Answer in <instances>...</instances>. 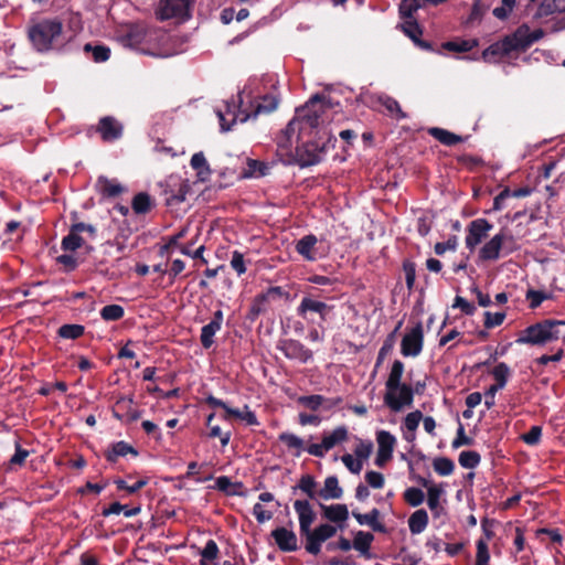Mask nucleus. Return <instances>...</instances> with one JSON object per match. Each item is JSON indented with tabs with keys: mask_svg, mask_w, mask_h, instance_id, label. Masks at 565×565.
Returning a JSON list of instances; mask_svg holds the SVG:
<instances>
[{
	"mask_svg": "<svg viewBox=\"0 0 565 565\" xmlns=\"http://www.w3.org/2000/svg\"><path fill=\"white\" fill-rule=\"evenodd\" d=\"M294 509L298 515L299 533L306 552L313 556L319 555L322 544L337 534L339 525L326 522L312 529L317 514L309 500H296Z\"/></svg>",
	"mask_w": 565,
	"mask_h": 565,
	"instance_id": "obj_1",
	"label": "nucleus"
},
{
	"mask_svg": "<svg viewBox=\"0 0 565 565\" xmlns=\"http://www.w3.org/2000/svg\"><path fill=\"white\" fill-rule=\"evenodd\" d=\"M544 36L542 29L531 31L527 24L520 25L513 33L502 40L492 43L482 52V58L488 63H497L512 52H524L533 43Z\"/></svg>",
	"mask_w": 565,
	"mask_h": 565,
	"instance_id": "obj_2",
	"label": "nucleus"
},
{
	"mask_svg": "<svg viewBox=\"0 0 565 565\" xmlns=\"http://www.w3.org/2000/svg\"><path fill=\"white\" fill-rule=\"evenodd\" d=\"M167 39V34L158 28L145 23H132L120 33L119 40L124 46L136 49L152 56H168L158 44Z\"/></svg>",
	"mask_w": 565,
	"mask_h": 565,
	"instance_id": "obj_3",
	"label": "nucleus"
},
{
	"mask_svg": "<svg viewBox=\"0 0 565 565\" xmlns=\"http://www.w3.org/2000/svg\"><path fill=\"white\" fill-rule=\"evenodd\" d=\"M242 97L238 95V104L235 100L232 103H225V113L218 110L217 116L220 119V125L223 131H228L231 129V125L235 124L236 120H241L245 122L249 118H255L259 114H270L274 111L279 103V99L274 95H264L260 100L256 102L253 106V110L250 113L242 109Z\"/></svg>",
	"mask_w": 565,
	"mask_h": 565,
	"instance_id": "obj_4",
	"label": "nucleus"
},
{
	"mask_svg": "<svg viewBox=\"0 0 565 565\" xmlns=\"http://www.w3.org/2000/svg\"><path fill=\"white\" fill-rule=\"evenodd\" d=\"M318 134H321L318 139L308 141L296 149V160L302 168L318 164L323 154L335 146L337 138L330 132L322 130Z\"/></svg>",
	"mask_w": 565,
	"mask_h": 565,
	"instance_id": "obj_5",
	"label": "nucleus"
},
{
	"mask_svg": "<svg viewBox=\"0 0 565 565\" xmlns=\"http://www.w3.org/2000/svg\"><path fill=\"white\" fill-rule=\"evenodd\" d=\"M63 24L57 19L42 20L29 29V39L38 52L53 49L54 42L61 36Z\"/></svg>",
	"mask_w": 565,
	"mask_h": 565,
	"instance_id": "obj_6",
	"label": "nucleus"
},
{
	"mask_svg": "<svg viewBox=\"0 0 565 565\" xmlns=\"http://www.w3.org/2000/svg\"><path fill=\"white\" fill-rule=\"evenodd\" d=\"M562 320L545 319L525 328L518 338V343L544 345L547 342L557 340L559 331L557 327L563 326Z\"/></svg>",
	"mask_w": 565,
	"mask_h": 565,
	"instance_id": "obj_7",
	"label": "nucleus"
},
{
	"mask_svg": "<svg viewBox=\"0 0 565 565\" xmlns=\"http://www.w3.org/2000/svg\"><path fill=\"white\" fill-rule=\"evenodd\" d=\"M334 106H339V103H334L331 97L318 93L311 96L303 106L296 109L297 118L310 128H318L322 122L323 113Z\"/></svg>",
	"mask_w": 565,
	"mask_h": 565,
	"instance_id": "obj_8",
	"label": "nucleus"
},
{
	"mask_svg": "<svg viewBox=\"0 0 565 565\" xmlns=\"http://www.w3.org/2000/svg\"><path fill=\"white\" fill-rule=\"evenodd\" d=\"M192 0H160L156 17L160 21L171 19L184 22L191 18Z\"/></svg>",
	"mask_w": 565,
	"mask_h": 565,
	"instance_id": "obj_9",
	"label": "nucleus"
},
{
	"mask_svg": "<svg viewBox=\"0 0 565 565\" xmlns=\"http://www.w3.org/2000/svg\"><path fill=\"white\" fill-rule=\"evenodd\" d=\"M414 391L412 385L403 383L397 391H387L384 395V403L393 412H399L404 406H412Z\"/></svg>",
	"mask_w": 565,
	"mask_h": 565,
	"instance_id": "obj_10",
	"label": "nucleus"
},
{
	"mask_svg": "<svg viewBox=\"0 0 565 565\" xmlns=\"http://www.w3.org/2000/svg\"><path fill=\"white\" fill-rule=\"evenodd\" d=\"M377 454L375 465L383 468L392 458L396 446V438L387 430L376 431Z\"/></svg>",
	"mask_w": 565,
	"mask_h": 565,
	"instance_id": "obj_11",
	"label": "nucleus"
},
{
	"mask_svg": "<svg viewBox=\"0 0 565 565\" xmlns=\"http://www.w3.org/2000/svg\"><path fill=\"white\" fill-rule=\"evenodd\" d=\"M493 225L487 218H476L467 226L466 246L473 250L489 234Z\"/></svg>",
	"mask_w": 565,
	"mask_h": 565,
	"instance_id": "obj_12",
	"label": "nucleus"
},
{
	"mask_svg": "<svg viewBox=\"0 0 565 565\" xmlns=\"http://www.w3.org/2000/svg\"><path fill=\"white\" fill-rule=\"evenodd\" d=\"M277 349L289 360H298L307 363L312 359V351L302 344L299 340L284 339L280 340Z\"/></svg>",
	"mask_w": 565,
	"mask_h": 565,
	"instance_id": "obj_13",
	"label": "nucleus"
},
{
	"mask_svg": "<svg viewBox=\"0 0 565 565\" xmlns=\"http://www.w3.org/2000/svg\"><path fill=\"white\" fill-rule=\"evenodd\" d=\"M424 334L422 323H417L407 332L401 343V352L404 356H417L423 350Z\"/></svg>",
	"mask_w": 565,
	"mask_h": 565,
	"instance_id": "obj_14",
	"label": "nucleus"
},
{
	"mask_svg": "<svg viewBox=\"0 0 565 565\" xmlns=\"http://www.w3.org/2000/svg\"><path fill=\"white\" fill-rule=\"evenodd\" d=\"M332 309L333 306L307 296L301 299L297 308V315L308 321H312V319L308 317V313L313 312L319 315L321 321H326Z\"/></svg>",
	"mask_w": 565,
	"mask_h": 565,
	"instance_id": "obj_15",
	"label": "nucleus"
},
{
	"mask_svg": "<svg viewBox=\"0 0 565 565\" xmlns=\"http://www.w3.org/2000/svg\"><path fill=\"white\" fill-rule=\"evenodd\" d=\"M505 232L501 230L491 237L479 250V259L482 262H495L502 255V248L505 243Z\"/></svg>",
	"mask_w": 565,
	"mask_h": 565,
	"instance_id": "obj_16",
	"label": "nucleus"
},
{
	"mask_svg": "<svg viewBox=\"0 0 565 565\" xmlns=\"http://www.w3.org/2000/svg\"><path fill=\"white\" fill-rule=\"evenodd\" d=\"M279 551L285 553L296 552L299 550L298 537L292 530L285 526H278L270 533Z\"/></svg>",
	"mask_w": 565,
	"mask_h": 565,
	"instance_id": "obj_17",
	"label": "nucleus"
},
{
	"mask_svg": "<svg viewBox=\"0 0 565 565\" xmlns=\"http://www.w3.org/2000/svg\"><path fill=\"white\" fill-rule=\"evenodd\" d=\"M96 131L105 142H111L121 138L124 127L115 117L105 116L99 119Z\"/></svg>",
	"mask_w": 565,
	"mask_h": 565,
	"instance_id": "obj_18",
	"label": "nucleus"
},
{
	"mask_svg": "<svg viewBox=\"0 0 565 565\" xmlns=\"http://www.w3.org/2000/svg\"><path fill=\"white\" fill-rule=\"evenodd\" d=\"M319 507L323 519L339 525L340 530L344 529V522L349 519L350 514L347 504L335 503L326 505L323 503H319Z\"/></svg>",
	"mask_w": 565,
	"mask_h": 565,
	"instance_id": "obj_19",
	"label": "nucleus"
},
{
	"mask_svg": "<svg viewBox=\"0 0 565 565\" xmlns=\"http://www.w3.org/2000/svg\"><path fill=\"white\" fill-rule=\"evenodd\" d=\"M351 514L360 525H367L379 533H387L386 526L380 522L381 512L379 509L373 508L367 513H361L358 510H352Z\"/></svg>",
	"mask_w": 565,
	"mask_h": 565,
	"instance_id": "obj_20",
	"label": "nucleus"
},
{
	"mask_svg": "<svg viewBox=\"0 0 565 565\" xmlns=\"http://www.w3.org/2000/svg\"><path fill=\"white\" fill-rule=\"evenodd\" d=\"M132 455L137 457L138 450L125 440L113 443L104 451V457L109 463H116L120 457Z\"/></svg>",
	"mask_w": 565,
	"mask_h": 565,
	"instance_id": "obj_21",
	"label": "nucleus"
},
{
	"mask_svg": "<svg viewBox=\"0 0 565 565\" xmlns=\"http://www.w3.org/2000/svg\"><path fill=\"white\" fill-rule=\"evenodd\" d=\"M323 403H328L326 406L327 409H330L342 403V397L329 398L327 399L322 395L312 394V395H303L298 398V404L302 405L306 408H309L313 412L318 411Z\"/></svg>",
	"mask_w": 565,
	"mask_h": 565,
	"instance_id": "obj_22",
	"label": "nucleus"
},
{
	"mask_svg": "<svg viewBox=\"0 0 565 565\" xmlns=\"http://www.w3.org/2000/svg\"><path fill=\"white\" fill-rule=\"evenodd\" d=\"M318 238L313 234H308L296 242L295 250L308 262L317 259L316 245Z\"/></svg>",
	"mask_w": 565,
	"mask_h": 565,
	"instance_id": "obj_23",
	"label": "nucleus"
},
{
	"mask_svg": "<svg viewBox=\"0 0 565 565\" xmlns=\"http://www.w3.org/2000/svg\"><path fill=\"white\" fill-rule=\"evenodd\" d=\"M96 186L104 198L109 199L117 198L125 191V188L119 182L104 175L97 179Z\"/></svg>",
	"mask_w": 565,
	"mask_h": 565,
	"instance_id": "obj_24",
	"label": "nucleus"
},
{
	"mask_svg": "<svg viewBox=\"0 0 565 565\" xmlns=\"http://www.w3.org/2000/svg\"><path fill=\"white\" fill-rule=\"evenodd\" d=\"M373 541L374 535L371 532L360 530L354 533L352 545L363 557L371 558L370 550Z\"/></svg>",
	"mask_w": 565,
	"mask_h": 565,
	"instance_id": "obj_25",
	"label": "nucleus"
},
{
	"mask_svg": "<svg viewBox=\"0 0 565 565\" xmlns=\"http://www.w3.org/2000/svg\"><path fill=\"white\" fill-rule=\"evenodd\" d=\"M343 495V489L339 484L337 476H329L324 480L323 488L319 490V498L323 500L340 499Z\"/></svg>",
	"mask_w": 565,
	"mask_h": 565,
	"instance_id": "obj_26",
	"label": "nucleus"
},
{
	"mask_svg": "<svg viewBox=\"0 0 565 565\" xmlns=\"http://www.w3.org/2000/svg\"><path fill=\"white\" fill-rule=\"evenodd\" d=\"M270 167L256 159L248 158L246 161V168L242 172L243 178H262L269 173Z\"/></svg>",
	"mask_w": 565,
	"mask_h": 565,
	"instance_id": "obj_27",
	"label": "nucleus"
},
{
	"mask_svg": "<svg viewBox=\"0 0 565 565\" xmlns=\"http://www.w3.org/2000/svg\"><path fill=\"white\" fill-rule=\"evenodd\" d=\"M428 135L434 137L440 143L451 147L463 141V138L449 130L439 127H431L428 129Z\"/></svg>",
	"mask_w": 565,
	"mask_h": 565,
	"instance_id": "obj_28",
	"label": "nucleus"
},
{
	"mask_svg": "<svg viewBox=\"0 0 565 565\" xmlns=\"http://www.w3.org/2000/svg\"><path fill=\"white\" fill-rule=\"evenodd\" d=\"M429 518L425 509H418L408 519V527L412 534H420L428 525Z\"/></svg>",
	"mask_w": 565,
	"mask_h": 565,
	"instance_id": "obj_29",
	"label": "nucleus"
},
{
	"mask_svg": "<svg viewBox=\"0 0 565 565\" xmlns=\"http://www.w3.org/2000/svg\"><path fill=\"white\" fill-rule=\"evenodd\" d=\"M479 44V41L477 39L471 40H462V39H455L451 41L444 42L441 44V49L455 52V53H465L469 52L472 49L477 47Z\"/></svg>",
	"mask_w": 565,
	"mask_h": 565,
	"instance_id": "obj_30",
	"label": "nucleus"
},
{
	"mask_svg": "<svg viewBox=\"0 0 565 565\" xmlns=\"http://www.w3.org/2000/svg\"><path fill=\"white\" fill-rule=\"evenodd\" d=\"M416 481L427 488V504L433 512L436 511L439 507V499L443 494V489L435 484L428 486V480L420 476L416 478Z\"/></svg>",
	"mask_w": 565,
	"mask_h": 565,
	"instance_id": "obj_31",
	"label": "nucleus"
},
{
	"mask_svg": "<svg viewBox=\"0 0 565 565\" xmlns=\"http://www.w3.org/2000/svg\"><path fill=\"white\" fill-rule=\"evenodd\" d=\"M404 363L399 360H395L391 367V372L385 383L386 392L387 391H397L398 386L403 384L401 382L403 373H404Z\"/></svg>",
	"mask_w": 565,
	"mask_h": 565,
	"instance_id": "obj_32",
	"label": "nucleus"
},
{
	"mask_svg": "<svg viewBox=\"0 0 565 565\" xmlns=\"http://www.w3.org/2000/svg\"><path fill=\"white\" fill-rule=\"evenodd\" d=\"M377 102L385 108L386 113L395 119L399 120L406 118V114L402 110L399 103L395 98L388 95H381Z\"/></svg>",
	"mask_w": 565,
	"mask_h": 565,
	"instance_id": "obj_33",
	"label": "nucleus"
},
{
	"mask_svg": "<svg viewBox=\"0 0 565 565\" xmlns=\"http://www.w3.org/2000/svg\"><path fill=\"white\" fill-rule=\"evenodd\" d=\"M268 303L269 301L264 292L256 295L247 312V319L254 322L262 313L267 311Z\"/></svg>",
	"mask_w": 565,
	"mask_h": 565,
	"instance_id": "obj_34",
	"label": "nucleus"
},
{
	"mask_svg": "<svg viewBox=\"0 0 565 565\" xmlns=\"http://www.w3.org/2000/svg\"><path fill=\"white\" fill-rule=\"evenodd\" d=\"M232 417L244 420L249 426H257L259 422L254 412H252L247 405L244 406V411H239L237 408L227 409V415H222V418L225 420L231 419Z\"/></svg>",
	"mask_w": 565,
	"mask_h": 565,
	"instance_id": "obj_35",
	"label": "nucleus"
},
{
	"mask_svg": "<svg viewBox=\"0 0 565 565\" xmlns=\"http://www.w3.org/2000/svg\"><path fill=\"white\" fill-rule=\"evenodd\" d=\"M317 482L311 475H303L298 484L292 488L294 491L297 489L301 490L309 499L316 500L319 498V491L316 490Z\"/></svg>",
	"mask_w": 565,
	"mask_h": 565,
	"instance_id": "obj_36",
	"label": "nucleus"
},
{
	"mask_svg": "<svg viewBox=\"0 0 565 565\" xmlns=\"http://www.w3.org/2000/svg\"><path fill=\"white\" fill-rule=\"evenodd\" d=\"M152 206L151 196L146 192L137 193L131 202V207L136 214H147L151 211Z\"/></svg>",
	"mask_w": 565,
	"mask_h": 565,
	"instance_id": "obj_37",
	"label": "nucleus"
},
{
	"mask_svg": "<svg viewBox=\"0 0 565 565\" xmlns=\"http://www.w3.org/2000/svg\"><path fill=\"white\" fill-rule=\"evenodd\" d=\"M348 429L345 426H339L329 435L322 437L323 447L328 450L332 449L335 445L343 443L348 439Z\"/></svg>",
	"mask_w": 565,
	"mask_h": 565,
	"instance_id": "obj_38",
	"label": "nucleus"
},
{
	"mask_svg": "<svg viewBox=\"0 0 565 565\" xmlns=\"http://www.w3.org/2000/svg\"><path fill=\"white\" fill-rule=\"evenodd\" d=\"M555 12H565V0H543L536 15L543 18Z\"/></svg>",
	"mask_w": 565,
	"mask_h": 565,
	"instance_id": "obj_39",
	"label": "nucleus"
},
{
	"mask_svg": "<svg viewBox=\"0 0 565 565\" xmlns=\"http://www.w3.org/2000/svg\"><path fill=\"white\" fill-rule=\"evenodd\" d=\"M191 167L198 171V177L201 181H205L211 174V169L203 152H196L191 158Z\"/></svg>",
	"mask_w": 565,
	"mask_h": 565,
	"instance_id": "obj_40",
	"label": "nucleus"
},
{
	"mask_svg": "<svg viewBox=\"0 0 565 565\" xmlns=\"http://www.w3.org/2000/svg\"><path fill=\"white\" fill-rule=\"evenodd\" d=\"M84 243L79 232H74V225L71 226L68 234L62 239V249L65 252H74Z\"/></svg>",
	"mask_w": 565,
	"mask_h": 565,
	"instance_id": "obj_41",
	"label": "nucleus"
},
{
	"mask_svg": "<svg viewBox=\"0 0 565 565\" xmlns=\"http://www.w3.org/2000/svg\"><path fill=\"white\" fill-rule=\"evenodd\" d=\"M221 328L212 321L202 327L200 341L204 349H210L214 344V335Z\"/></svg>",
	"mask_w": 565,
	"mask_h": 565,
	"instance_id": "obj_42",
	"label": "nucleus"
},
{
	"mask_svg": "<svg viewBox=\"0 0 565 565\" xmlns=\"http://www.w3.org/2000/svg\"><path fill=\"white\" fill-rule=\"evenodd\" d=\"M399 326H401V322L398 323V326L395 330H397L399 328ZM395 332L396 331L390 333L386 337V339L384 340L382 347L380 348L377 358H376V362H375V369L380 367L383 364L386 356L393 351V348L395 344Z\"/></svg>",
	"mask_w": 565,
	"mask_h": 565,
	"instance_id": "obj_43",
	"label": "nucleus"
},
{
	"mask_svg": "<svg viewBox=\"0 0 565 565\" xmlns=\"http://www.w3.org/2000/svg\"><path fill=\"white\" fill-rule=\"evenodd\" d=\"M85 332L82 324H63L57 330V335L63 339L76 340Z\"/></svg>",
	"mask_w": 565,
	"mask_h": 565,
	"instance_id": "obj_44",
	"label": "nucleus"
},
{
	"mask_svg": "<svg viewBox=\"0 0 565 565\" xmlns=\"http://www.w3.org/2000/svg\"><path fill=\"white\" fill-rule=\"evenodd\" d=\"M492 375L495 380V386L498 387H501L503 388L507 383H508V379L511 374V370L510 367L508 366L507 363L504 362H500L499 364H497L493 370H492Z\"/></svg>",
	"mask_w": 565,
	"mask_h": 565,
	"instance_id": "obj_45",
	"label": "nucleus"
},
{
	"mask_svg": "<svg viewBox=\"0 0 565 565\" xmlns=\"http://www.w3.org/2000/svg\"><path fill=\"white\" fill-rule=\"evenodd\" d=\"M458 461L462 468L473 469L480 463L481 456L477 451L465 450L460 452Z\"/></svg>",
	"mask_w": 565,
	"mask_h": 565,
	"instance_id": "obj_46",
	"label": "nucleus"
},
{
	"mask_svg": "<svg viewBox=\"0 0 565 565\" xmlns=\"http://www.w3.org/2000/svg\"><path fill=\"white\" fill-rule=\"evenodd\" d=\"M279 441L284 443L289 449H296V456H300L303 450V440L291 433H281L278 437Z\"/></svg>",
	"mask_w": 565,
	"mask_h": 565,
	"instance_id": "obj_47",
	"label": "nucleus"
},
{
	"mask_svg": "<svg viewBox=\"0 0 565 565\" xmlns=\"http://www.w3.org/2000/svg\"><path fill=\"white\" fill-rule=\"evenodd\" d=\"M85 52H92L93 60L97 63L106 62L110 57V49L106 45L85 44Z\"/></svg>",
	"mask_w": 565,
	"mask_h": 565,
	"instance_id": "obj_48",
	"label": "nucleus"
},
{
	"mask_svg": "<svg viewBox=\"0 0 565 565\" xmlns=\"http://www.w3.org/2000/svg\"><path fill=\"white\" fill-rule=\"evenodd\" d=\"M434 470L439 476H449L455 470V463L450 458L447 457H437L433 461Z\"/></svg>",
	"mask_w": 565,
	"mask_h": 565,
	"instance_id": "obj_49",
	"label": "nucleus"
},
{
	"mask_svg": "<svg viewBox=\"0 0 565 565\" xmlns=\"http://www.w3.org/2000/svg\"><path fill=\"white\" fill-rule=\"evenodd\" d=\"M124 315L125 310L120 305H107L100 310V317L105 321H118Z\"/></svg>",
	"mask_w": 565,
	"mask_h": 565,
	"instance_id": "obj_50",
	"label": "nucleus"
},
{
	"mask_svg": "<svg viewBox=\"0 0 565 565\" xmlns=\"http://www.w3.org/2000/svg\"><path fill=\"white\" fill-rule=\"evenodd\" d=\"M134 404V401L131 397H120L116 402V407L121 411H126V417L128 422H136L140 417V412L137 409H134L131 406Z\"/></svg>",
	"mask_w": 565,
	"mask_h": 565,
	"instance_id": "obj_51",
	"label": "nucleus"
},
{
	"mask_svg": "<svg viewBox=\"0 0 565 565\" xmlns=\"http://www.w3.org/2000/svg\"><path fill=\"white\" fill-rule=\"evenodd\" d=\"M553 295L542 290L529 289L525 298L530 301L529 307L531 309L539 308L544 300L552 299Z\"/></svg>",
	"mask_w": 565,
	"mask_h": 565,
	"instance_id": "obj_52",
	"label": "nucleus"
},
{
	"mask_svg": "<svg viewBox=\"0 0 565 565\" xmlns=\"http://www.w3.org/2000/svg\"><path fill=\"white\" fill-rule=\"evenodd\" d=\"M403 498L411 507H418L424 502L425 494L419 488L411 487L404 491Z\"/></svg>",
	"mask_w": 565,
	"mask_h": 565,
	"instance_id": "obj_53",
	"label": "nucleus"
},
{
	"mask_svg": "<svg viewBox=\"0 0 565 565\" xmlns=\"http://www.w3.org/2000/svg\"><path fill=\"white\" fill-rule=\"evenodd\" d=\"M232 486H233V482L231 481V479L228 477L221 476L216 479L214 488L217 489L218 491L224 492L227 495H238V497L246 495V492H244V491L231 490Z\"/></svg>",
	"mask_w": 565,
	"mask_h": 565,
	"instance_id": "obj_54",
	"label": "nucleus"
},
{
	"mask_svg": "<svg viewBox=\"0 0 565 565\" xmlns=\"http://www.w3.org/2000/svg\"><path fill=\"white\" fill-rule=\"evenodd\" d=\"M403 271L405 274L406 287L408 291H412L416 279V264L411 259H405L403 262Z\"/></svg>",
	"mask_w": 565,
	"mask_h": 565,
	"instance_id": "obj_55",
	"label": "nucleus"
},
{
	"mask_svg": "<svg viewBox=\"0 0 565 565\" xmlns=\"http://www.w3.org/2000/svg\"><path fill=\"white\" fill-rule=\"evenodd\" d=\"M419 0H402L399 14L403 19H413L414 13L420 8Z\"/></svg>",
	"mask_w": 565,
	"mask_h": 565,
	"instance_id": "obj_56",
	"label": "nucleus"
},
{
	"mask_svg": "<svg viewBox=\"0 0 565 565\" xmlns=\"http://www.w3.org/2000/svg\"><path fill=\"white\" fill-rule=\"evenodd\" d=\"M28 456L29 451L23 449L19 443H15V452L8 462V469L12 470L17 466H23Z\"/></svg>",
	"mask_w": 565,
	"mask_h": 565,
	"instance_id": "obj_57",
	"label": "nucleus"
},
{
	"mask_svg": "<svg viewBox=\"0 0 565 565\" xmlns=\"http://www.w3.org/2000/svg\"><path fill=\"white\" fill-rule=\"evenodd\" d=\"M404 33L415 43L423 34V30L415 20H406L402 25Z\"/></svg>",
	"mask_w": 565,
	"mask_h": 565,
	"instance_id": "obj_58",
	"label": "nucleus"
},
{
	"mask_svg": "<svg viewBox=\"0 0 565 565\" xmlns=\"http://www.w3.org/2000/svg\"><path fill=\"white\" fill-rule=\"evenodd\" d=\"M185 232H186L185 228H183L180 232H178L177 234L169 237L168 243L160 246L159 256L163 257V256L168 255L170 253V249L173 247L180 248L181 245L179 244V242L181 238H183L185 236Z\"/></svg>",
	"mask_w": 565,
	"mask_h": 565,
	"instance_id": "obj_59",
	"label": "nucleus"
},
{
	"mask_svg": "<svg viewBox=\"0 0 565 565\" xmlns=\"http://www.w3.org/2000/svg\"><path fill=\"white\" fill-rule=\"evenodd\" d=\"M490 561V554L488 543L483 539L477 541V555L475 565H488Z\"/></svg>",
	"mask_w": 565,
	"mask_h": 565,
	"instance_id": "obj_60",
	"label": "nucleus"
},
{
	"mask_svg": "<svg viewBox=\"0 0 565 565\" xmlns=\"http://www.w3.org/2000/svg\"><path fill=\"white\" fill-rule=\"evenodd\" d=\"M501 6L493 9V15L499 20H505L512 12L516 0H502Z\"/></svg>",
	"mask_w": 565,
	"mask_h": 565,
	"instance_id": "obj_61",
	"label": "nucleus"
},
{
	"mask_svg": "<svg viewBox=\"0 0 565 565\" xmlns=\"http://www.w3.org/2000/svg\"><path fill=\"white\" fill-rule=\"evenodd\" d=\"M266 298L268 299V301H274V300H277V299H285V300H289L290 299V294L288 290H286L284 287L281 286H274V287H269L266 291H264Z\"/></svg>",
	"mask_w": 565,
	"mask_h": 565,
	"instance_id": "obj_62",
	"label": "nucleus"
},
{
	"mask_svg": "<svg viewBox=\"0 0 565 565\" xmlns=\"http://www.w3.org/2000/svg\"><path fill=\"white\" fill-rule=\"evenodd\" d=\"M542 436V427L541 426H532L527 433L523 434L521 439L530 445L535 446L540 443Z\"/></svg>",
	"mask_w": 565,
	"mask_h": 565,
	"instance_id": "obj_63",
	"label": "nucleus"
},
{
	"mask_svg": "<svg viewBox=\"0 0 565 565\" xmlns=\"http://www.w3.org/2000/svg\"><path fill=\"white\" fill-rule=\"evenodd\" d=\"M505 319L504 312H495L491 313L490 311L484 312V328L492 329L494 327H499L503 323Z\"/></svg>",
	"mask_w": 565,
	"mask_h": 565,
	"instance_id": "obj_64",
	"label": "nucleus"
}]
</instances>
